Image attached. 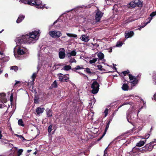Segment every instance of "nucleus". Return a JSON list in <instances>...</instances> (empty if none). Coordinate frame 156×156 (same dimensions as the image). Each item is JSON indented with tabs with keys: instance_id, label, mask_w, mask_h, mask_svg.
<instances>
[{
	"instance_id": "obj_64",
	"label": "nucleus",
	"mask_w": 156,
	"mask_h": 156,
	"mask_svg": "<svg viewBox=\"0 0 156 156\" xmlns=\"http://www.w3.org/2000/svg\"><path fill=\"white\" fill-rule=\"evenodd\" d=\"M109 123H108L107 124V126H106V127H109Z\"/></svg>"
},
{
	"instance_id": "obj_8",
	"label": "nucleus",
	"mask_w": 156,
	"mask_h": 156,
	"mask_svg": "<svg viewBox=\"0 0 156 156\" xmlns=\"http://www.w3.org/2000/svg\"><path fill=\"white\" fill-rule=\"evenodd\" d=\"M69 75H63L60 73L58 75V76L59 80L61 82H67L69 79Z\"/></svg>"
},
{
	"instance_id": "obj_54",
	"label": "nucleus",
	"mask_w": 156,
	"mask_h": 156,
	"mask_svg": "<svg viewBox=\"0 0 156 156\" xmlns=\"http://www.w3.org/2000/svg\"><path fill=\"white\" fill-rule=\"evenodd\" d=\"M4 56L5 55L3 53L1 55H0V59H1L2 58H4Z\"/></svg>"
},
{
	"instance_id": "obj_29",
	"label": "nucleus",
	"mask_w": 156,
	"mask_h": 156,
	"mask_svg": "<svg viewBox=\"0 0 156 156\" xmlns=\"http://www.w3.org/2000/svg\"><path fill=\"white\" fill-rule=\"evenodd\" d=\"M71 69V67L69 65H66L65 66H64L62 68L63 69L66 71L69 70Z\"/></svg>"
},
{
	"instance_id": "obj_16",
	"label": "nucleus",
	"mask_w": 156,
	"mask_h": 156,
	"mask_svg": "<svg viewBox=\"0 0 156 156\" xmlns=\"http://www.w3.org/2000/svg\"><path fill=\"white\" fill-rule=\"evenodd\" d=\"M67 130L69 131V133L70 134L71 133H74L75 134H78V133L76 131V129H75L73 127L71 128L72 129H71V127H67Z\"/></svg>"
},
{
	"instance_id": "obj_18",
	"label": "nucleus",
	"mask_w": 156,
	"mask_h": 156,
	"mask_svg": "<svg viewBox=\"0 0 156 156\" xmlns=\"http://www.w3.org/2000/svg\"><path fill=\"white\" fill-rule=\"evenodd\" d=\"M97 56L100 60L104 62H105V60L104 59V55L101 52L98 53Z\"/></svg>"
},
{
	"instance_id": "obj_14",
	"label": "nucleus",
	"mask_w": 156,
	"mask_h": 156,
	"mask_svg": "<svg viewBox=\"0 0 156 156\" xmlns=\"http://www.w3.org/2000/svg\"><path fill=\"white\" fill-rule=\"evenodd\" d=\"M80 38L82 41L85 42H87L89 40L88 36L86 35H82Z\"/></svg>"
},
{
	"instance_id": "obj_50",
	"label": "nucleus",
	"mask_w": 156,
	"mask_h": 156,
	"mask_svg": "<svg viewBox=\"0 0 156 156\" xmlns=\"http://www.w3.org/2000/svg\"><path fill=\"white\" fill-rule=\"evenodd\" d=\"M85 70L88 73L90 74L91 73V72L90 69L89 68H86Z\"/></svg>"
},
{
	"instance_id": "obj_3",
	"label": "nucleus",
	"mask_w": 156,
	"mask_h": 156,
	"mask_svg": "<svg viewBox=\"0 0 156 156\" xmlns=\"http://www.w3.org/2000/svg\"><path fill=\"white\" fill-rule=\"evenodd\" d=\"M22 3L25 4H28L32 6H34L37 8H41L42 2L40 1L36 0H20Z\"/></svg>"
},
{
	"instance_id": "obj_4",
	"label": "nucleus",
	"mask_w": 156,
	"mask_h": 156,
	"mask_svg": "<svg viewBox=\"0 0 156 156\" xmlns=\"http://www.w3.org/2000/svg\"><path fill=\"white\" fill-rule=\"evenodd\" d=\"M154 143H156V141L151 142L149 144H146L145 146L142 148L141 150L143 151L144 152H146L147 151H152L154 147Z\"/></svg>"
},
{
	"instance_id": "obj_36",
	"label": "nucleus",
	"mask_w": 156,
	"mask_h": 156,
	"mask_svg": "<svg viewBox=\"0 0 156 156\" xmlns=\"http://www.w3.org/2000/svg\"><path fill=\"white\" fill-rule=\"evenodd\" d=\"M122 89L124 90H128V86L126 84H124L122 87Z\"/></svg>"
},
{
	"instance_id": "obj_46",
	"label": "nucleus",
	"mask_w": 156,
	"mask_h": 156,
	"mask_svg": "<svg viewBox=\"0 0 156 156\" xmlns=\"http://www.w3.org/2000/svg\"><path fill=\"white\" fill-rule=\"evenodd\" d=\"M126 104H127V103H123L122 105H121L119 106V108H118L117 110H115L114 111V113H113V114H115L116 113V112L118 111L119 109V108H120L122 106L124 105H125Z\"/></svg>"
},
{
	"instance_id": "obj_12",
	"label": "nucleus",
	"mask_w": 156,
	"mask_h": 156,
	"mask_svg": "<svg viewBox=\"0 0 156 156\" xmlns=\"http://www.w3.org/2000/svg\"><path fill=\"white\" fill-rule=\"evenodd\" d=\"M7 101V99L6 98L5 95L4 93H2L0 94V102L2 103H6Z\"/></svg>"
},
{
	"instance_id": "obj_2",
	"label": "nucleus",
	"mask_w": 156,
	"mask_h": 156,
	"mask_svg": "<svg viewBox=\"0 0 156 156\" xmlns=\"http://www.w3.org/2000/svg\"><path fill=\"white\" fill-rule=\"evenodd\" d=\"M141 109V108L138 111L137 115L135 113L136 109L134 108H133V110L131 112L132 113L130 115L129 113V110L127 112L126 115L128 121L132 123V121H135L138 116V114L140 112Z\"/></svg>"
},
{
	"instance_id": "obj_51",
	"label": "nucleus",
	"mask_w": 156,
	"mask_h": 156,
	"mask_svg": "<svg viewBox=\"0 0 156 156\" xmlns=\"http://www.w3.org/2000/svg\"><path fill=\"white\" fill-rule=\"evenodd\" d=\"M129 73V70H127L126 71L122 72V73H123L124 76L126 75Z\"/></svg>"
},
{
	"instance_id": "obj_49",
	"label": "nucleus",
	"mask_w": 156,
	"mask_h": 156,
	"mask_svg": "<svg viewBox=\"0 0 156 156\" xmlns=\"http://www.w3.org/2000/svg\"><path fill=\"white\" fill-rule=\"evenodd\" d=\"M19 137L22 140V141H23L26 140L25 139V138L23 136H22L21 135H19Z\"/></svg>"
},
{
	"instance_id": "obj_38",
	"label": "nucleus",
	"mask_w": 156,
	"mask_h": 156,
	"mask_svg": "<svg viewBox=\"0 0 156 156\" xmlns=\"http://www.w3.org/2000/svg\"><path fill=\"white\" fill-rule=\"evenodd\" d=\"M23 151V150L22 149L19 150L17 152V156H20L22 154V153Z\"/></svg>"
},
{
	"instance_id": "obj_59",
	"label": "nucleus",
	"mask_w": 156,
	"mask_h": 156,
	"mask_svg": "<svg viewBox=\"0 0 156 156\" xmlns=\"http://www.w3.org/2000/svg\"><path fill=\"white\" fill-rule=\"evenodd\" d=\"M154 100L156 101V93L154 96Z\"/></svg>"
},
{
	"instance_id": "obj_7",
	"label": "nucleus",
	"mask_w": 156,
	"mask_h": 156,
	"mask_svg": "<svg viewBox=\"0 0 156 156\" xmlns=\"http://www.w3.org/2000/svg\"><path fill=\"white\" fill-rule=\"evenodd\" d=\"M99 85L98 83L96 81H94L92 83L91 87L92 89V93L93 94H97L99 90Z\"/></svg>"
},
{
	"instance_id": "obj_24",
	"label": "nucleus",
	"mask_w": 156,
	"mask_h": 156,
	"mask_svg": "<svg viewBox=\"0 0 156 156\" xmlns=\"http://www.w3.org/2000/svg\"><path fill=\"white\" fill-rule=\"evenodd\" d=\"M152 130V127H151L150 129V130L149 131H147V133L145 134V139H148L150 136L152 134L151 132Z\"/></svg>"
},
{
	"instance_id": "obj_33",
	"label": "nucleus",
	"mask_w": 156,
	"mask_h": 156,
	"mask_svg": "<svg viewBox=\"0 0 156 156\" xmlns=\"http://www.w3.org/2000/svg\"><path fill=\"white\" fill-rule=\"evenodd\" d=\"M66 34L68 36L70 37L76 38L77 37V35L76 34H74L66 33Z\"/></svg>"
},
{
	"instance_id": "obj_63",
	"label": "nucleus",
	"mask_w": 156,
	"mask_h": 156,
	"mask_svg": "<svg viewBox=\"0 0 156 156\" xmlns=\"http://www.w3.org/2000/svg\"><path fill=\"white\" fill-rule=\"evenodd\" d=\"M57 22V20H56V21H55L54 22V23H53V24H55Z\"/></svg>"
},
{
	"instance_id": "obj_56",
	"label": "nucleus",
	"mask_w": 156,
	"mask_h": 156,
	"mask_svg": "<svg viewBox=\"0 0 156 156\" xmlns=\"http://www.w3.org/2000/svg\"><path fill=\"white\" fill-rule=\"evenodd\" d=\"M98 68L101 70H102V66H101V65H99V66H98Z\"/></svg>"
},
{
	"instance_id": "obj_61",
	"label": "nucleus",
	"mask_w": 156,
	"mask_h": 156,
	"mask_svg": "<svg viewBox=\"0 0 156 156\" xmlns=\"http://www.w3.org/2000/svg\"><path fill=\"white\" fill-rule=\"evenodd\" d=\"M5 77H7L8 76V74L7 73H6L5 75Z\"/></svg>"
},
{
	"instance_id": "obj_55",
	"label": "nucleus",
	"mask_w": 156,
	"mask_h": 156,
	"mask_svg": "<svg viewBox=\"0 0 156 156\" xmlns=\"http://www.w3.org/2000/svg\"><path fill=\"white\" fill-rule=\"evenodd\" d=\"M42 7H41V8H41V9H43L44 8H45L46 9H47L49 8V7H48V6L45 7V5H42ZM38 9H39V8Z\"/></svg>"
},
{
	"instance_id": "obj_28",
	"label": "nucleus",
	"mask_w": 156,
	"mask_h": 156,
	"mask_svg": "<svg viewBox=\"0 0 156 156\" xmlns=\"http://www.w3.org/2000/svg\"><path fill=\"white\" fill-rule=\"evenodd\" d=\"M129 5L132 8H134L136 7V4L135 3V0L130 2L129 4Z\"/></svg>"
},
{
	"instance_id": "obj_22",
	"label": "nucleus",
	"mask_w": 156,
	"mask_h": 156,
	"mask_svg": "<svg viewBox=\"0 0 156 156\" xmlns=\"http://www.w3.org/2000/svg\"><path fill=\"white\" fill-rule=\"evenodd\" d=\"M90 131L93 133L97 134L99 130V129L97 127H91Z\"/></svg>"
},
{
	"instance_id": "obj_23",
	"label": "nucleus",
	"mask_w": 156,
	"mask_h": 156,
	"mask_svg": "<svg viewBox=\"0 0 156 156\" xmlns=\"http://www.w3.org/2000/svg\"><path fill=\"white\" fill-rule=\"evenodd\" d=\"M135 3L136 4V6H137L139 7H142V3L139 0H135Z\"/></svg>"
},
{
	"instance_id": "obj_6",
	"label": "nucleus",
	"mask_w": 156,
	"mask_h": 156,
	"mask_svg": "<svg viewBox=\"0 0 156 156\" xmlns=\"http://www.w3.org/2000/svg\"><path fill=\"white\" fill-rule=\"evenodd\" d=\"M48 47H42L41 51H39L38 52L37 55L38 58L39 62L41 64L43 58L42 56V54L41 53V51H44L45 53H46L48 52Z\"/></svg>"
},
{
	"instance_id": "obj_52",
	"label": "nucleus",
	"mask_w": 156,
	"mask_h": 156,
	"mask_svg": "<svg viewBox=\"0 0 156 156\" xmlns=\"http://www.w3.org/2000/svg\"><path fill=\"white\" fill-rule=\"evenodd\" d=\"M135 130V129L134 128H133L131 130H129V131L127 132L126 133L128 134L129 133H132L134 132Z\"/></svg>"
},
{
	"instance_id": "obj_11",
	"label": "nucleus",
	"mask_w": 156,
	"mask_h": 156,
	"mask_svg": "<svg viewBox=\"0 0 156 156\" xmlns=\"http://www.w3.org/2000/svg\"><path fill=\"white\" fill-rule=\"evenodd\" d=\"M103 15V13L99 10H97L95 16V19L97 22H98L100 20Z\"/></svg>"
},
{
	"instance_id": "obj_15",
	"label": "nucleus",
	"mask_w": 156,
	"mask_h": 156,
	"mask_svg": "<svg viewBox=\"0 0 156 156\" xmlns=\"http://www.w3.org/2000/svg\"><path fill=\"white\" fill-rule=\"evenodd\" d=\"M44 109L43 108H41L40 107H37L36 109V112L37 115H40V114H41L44 112Z\"/></svg>"
},
{
	"instance_id": "obj_13",
	"label": "nucleus",
	"mask_w": 156,
	"mask_h": 156,
	"mask_svg": "<svg viewBox=\"0 0 156 156\" xmlns=\"http://www.w3.org/2000/svg\"><path fill=\"white\" fill-rule=\"evenodd\" d=\"M134 35V33L133 31L125 32V37L126 38L130 37Z\"/></svg>"
},
{
	"instance_id": "obj_44",
	"label": "nucleus",
	"mask_w": 156,
	"mask_h": 156,
	"mask_svg": "<svg viewBox=\"0 0 156 156\" xmlns=\"http://www.w3.org/2000/svg\"><path fill=\"white\" fill-rule=\"evenodd\" d=\"M122 43L121 42H118L116 44V46L117 47H120L122 46Z\"/></svg>"
},
{
	"instance_id": "obj_62",
	"label": "nucleus",
	"mask_w": 156,
	"mask_h": 156,
	"mask_svg": "<svg viewBox=\"0 0 156 156\" xmlns=\"http://www.w3.org/2000/svg\"><path fill=\"white\" fill-rule=\"evenodd\" d=\"M119 137H117V138H116V139H115V140H113V141H112V142H111V143H110V144H111L112 143H113V142L115 140H116V139H117Z\"/></svg>"
},
{
	"instance_id": "obj_41",
	"label": "nucleus",
	"mask_w": 156,
	"mask_h": 156,
	"mask_svg": "<svg viewBox=\"0 0 156 156\" xmlns=\"http://www.w3.org/2000/svg\"><path fill=\"white\" fill-rule=\"evenodd\" d=\"M156 15V11L155 12H152L150 15V16L151 17H149L148 19H147V20H148V21L149 20V19H148L149 18H152V17L154 16H155Z\"/></svg>"
},
{
	"instance_id": "obj_10",
	"label": "nucleus",
	"mask_w": 156,
	"mask_h": 156,
	"mask_svg": "<svg viewBox=\"0 0 156 156\" xmlns=\"http://www.w3.org/2000/svg\"><path fill=\"white\" fill-rule=\"evenodd\" d=\"M59 57L60 59H64L66 56L65 49L64 48H60L59 49L58 53Z\"/></svg>"
},
{
	"instance_id": "obj_21",
	"label": "nucleus",
	"mask_w": 156,
	"mask_h": 156,
	"mask_svg": "<svg viewBox=\"0 0 156 156\" xmlns=\"http://www.w3.org/2000/svg\"><path fill=\"white\" fill-rule=\"evenodd\" d=\"M24 16L21 15H20L16 20V23H20L24 19Z\"/></svg>"
},
{
	"instance_id": "obj_43",
	"label": "nucleus",
	"mask_w": 156,
	"mask_h": 156,
	"mask_svg": "<svg viewBox=\"0 0 156 156\" xmlns=\"http://www.w3.org/2000/svg\"><path fill=\"white\" fill-rule=\"evenodd\" d=\"M95 99H93L91 101V102H90L89 103V105L90 106L91 108H92L93 106V105H92L93 102L94 103L93 104H94L95 102Z\"/></svg>"
},
{
	"instance_id": "obj_5",
	"label": "nucleus",
	"mask_w": 156,
	"mask_h": 156,
	"mask_svg": "<svg viewBox=\"0 0 156 156\" xmlns=\"http://www.w3.org/2000/svg\"><path fill=\"white\" fill-rule=\"evenodd\" d=\"M48 34L51 37L53 38H58L62 35L61 31L57 30L50 31L48 33Z\"/></svg>"
},
{
	"instance_id": "obj_53",
	"label": "nucleus",
	"mask_w": 156,
	"mask_h": 156,
	"mask_svg": "<svg viewBox=\"0 0 156 156\" xmlns=\"http://www.w3.org/2000/svg\"><path fill=\"white\" fill-rule=\"evenodd\" d=\"M2 129L1 127H0V139H1V137H3L2 134Z\"/></svg>"
},
{
	"instance_id": "obj_17",
	"label": "nucleus",
	"mask_w": 156,
	"mask_h": 156,
	"mask_svg": "<svg viewBox=\"0 0 156 156\" xmlns=\"http://www.w3.org/2000/svg\"><path fill=\"white\" fill-rule=\"evenodd\" d=\"M76 54V52L75 50L71 51L70 52H69L67 54V56L68 57H70L72 56H75Z\"/></svg>"
},
{
	"instance_id": "obj_37",
	"label": "nucleus",
	"mask_w": 156,
	"mask_h": 156,
	"mask_svg": "<svg viewBox=\"0 0 156 156\" xmlns=\"http://www.w3.org/2000/svg\"><path fill=\"white\" fill-rule=\"evenodd\" d=\"M97 58H93V59L90 60L89 61V63L90 64L95 63L97 60Z\"/></svg>"
},
{
	"instance_id": "obj_57",
	"label": "nucleus",
	"mask_w": 156,
	"mask_h": 156,
	"mask_svg": "<svg viewBox=\"0 0 156 156\" xmlns=\"http://www.w3.org/2000/svg\"><path fill=\"white\" fill-rule=\"evenodd\" d=\"M4 102H3L2 103V104H0V105H1V106H2V108H3L6 105H5L4 104Z\"/></svg>"
},
{
	"instance_id": "obj_60",
	"label": "nucleus",
	"mask_w": 156,
	"mask_h": 156,
	"mask_svg": "<svg viewBox=\"0 0 156 156\" xmlns=\"http://www.w3.org/2000/svg\"><path fill=\"white\" fill-rule=\"evenodd\" d=\"M32 150H28L27 151L28 153H29Z\"/></svg>"
},
{
	"instance_id": "obj_45",
	"label": "nucleus",
	"mask_w": 156,
	"mask_h": 156,
	"mask_svg": "<svg viewBox=\"0 0 156 156\" xmlns=\"http://www.w3.org/2000/svg\"><path fill=\"white\" fill-rule=\"evenodd\" d=\"M108 148V147H107L105 149V150L104 151V156H107L108 155V153H107Z\"/></svg>"
},
{
	"instance_id": "obj_40",
	"label": "nucleus",
	"mask_w": 156,
	"mask_h": 156,
	"mask_svg": "<svg viewBox=\"0 0 156 156\" xmlns=\"http://www.w3.org/2000/svg\"><path fill=\"white\" fill-rule=\"evenodd\" d=\"M10 69L14 70V71L16 72L18 70V67L16 66H12L11 67Z\"/></svg>"
},
{
	"instance_id": "obj_9",
	"label": "nucleus",
	"mask_w": 156,
	"mask_h": 156,
	"mask_svg": "<svg viewBox=\"0 0 156 156\" xmlns=\"http://www.w3.org/2000/svg\"><path fill=\"white\" fill-rule=\"evenodd\" d=\"M129 76L130 80V83L131 85L133 86H134L137 83V80L135 77L133 76L131 74H129Z\"/></svg>"
},
{
	"instance_id": "obj_34",
	"label": "nucleus",
	"mask_w": 156,
	"mask_h": 156,
	"mask_svg": "<svg viewBox=\"0 0 156 156\" xmlns=\"http://www.w3.org/2000/svg\"><path fill=\"white\" fill-rule=\"evenodd\" d=\"M5 46V44L4 42L2 41H0V50H2L3 49ZM3 53L0 51V55H1Z\"/></svg>"
},
{
	"instance_id": "obj_47",
	"label": "nucleus",
	"mask_w": 156,
	"mask_h": 156,
	"mask_svg": "<svg viewBox=\"0 0 156 156\" xmlns=\"http://www.w3.org/2000/svg\"><path fill=\"white\" fill-rule=\"evenodd\" d=\"M75 69L76 70L82 69H83V67L82 66H76Z\"/></svg>"
},
{
	"instance_id": "obj_42",
	"label": "nucleus",
	"mask_w": 156,
	"mask_h": 156,
	"mask_svg": "<svg viewBox=\"0 0 156 156\" xmlns=\"http://www.w3.org/2000/svg\"><path fill=\"white\" fill-rule=\"evenodd\" d=\"M51 128L52 127H48V131L49 133V134L51 133V132L52 129ZM53 129H54V131L51 133L52 134L54 133L55 131L56 130V129H54V128H53Z\"/></svg>"
},
{
	"instance_id": "obj_58",
	"label": "nucleus",
	"mask_w": 156,
	"mask_h": 156,
	"mask_svg": "<svg viewBox=\"0 0 156 156\" xmlns=\"http://www.w3.org/2000/svg\"><path fill=\"white\" fill-rule=\"evenodd\" d=\"M20 83V82L19 81H16V83L14 84V86L16 85L17 84L19 83Z\"/></svg>"
},
{
	"instance_id": "obj_48",
	"label": "nucleus",
	"mask_w": 156,
	"mask_h": 156,
	"mask_svg": "<svg viewBox=\"0 0 156 156\" xmlns=\"http://www.w3.org/2000/svg\"><path fill=\"white\" fill-rule=\"evenodd\" d=\"M108 109L107 108H106L105 111L104 112V113L105 114V117H106L108 115Z\"/></svg>"
},
{
	"instance_id": "obj_32",
	"label": "nucleus",
	"mask_w": 156,
	"mask_h": 156,
	"mask_svg": "<svg viewBox=\"0 0 156 156\" xmlns=\"http://www.w3.org/2000/svg\"><path fill=\"white\" fill-rule=\"evenodd\" d=\"M36 76H37V73H34L33 74V75L31 76V77L32 79V81H31L30 82L31 84H32L34 83V81L36 77Z\"/></svg>"
},
{
	"instance_id": "obj_26",
	"label": "nucleus",
	"mask_w": 156,
	"mask_h": 156,
	"mask_svg": "<svg viewBox=\"0 0 156 156\" xmlns=\"http://www.w3.org/2000/svg\"><path fill=\"white\" fill-rule=\"evenodd\" d=\"M145 142L144 141H140L136 144V146L139 147H140L144 145Z\"/></svg>"
},
{
	"instance_id": "obj_27",
	"label": "nucleus",
	"mask_w": 156,
	"mask_h": 156,
	"mask_svg": "<svg viewBox=\"0 0 156 156\" xmlns=\"http://www.w3.org/2000/svg\"><path fill=\"white\" fill-rule=\"evenodd\" d=\"M0 141L2 143V144H9V141L6 139H4L2 137L0 139Z\"/></svg>"
},
{
	"instance_id": "obj_35",
	"label": "nucleus",
	"mask_w": 156,
	"mask_h": 156,
	"mask_svg": "<svg viewBox=\"0 0 156 156\" xmlns=\"http://www.w3.org/2000/svg\"><path fill=\"white\" fill-rule=\"evenodd\" d=\"M69 59V62L70 63H76V61L74 58L72 57H68Z\"/></svg>"
},
{
	"instance_id": "obj_19",
	"label": "nucleus",
	"mask_w": 156,
	"mask_h": 156,
	"mask_svg": "<svg viewBox=\"0 0 156 156\" xmlns=\"http://www.w3.org/2000/svg\"><path fill=\"white\" fill-rule=\"evenodd\" d=\"M46 114L48 117H51L52 116V112L51 110L47 108L46 110Z\"/></svg>"
},
{
	"instance_id": "obj_1",
	"label": "nucleus",
	"mask_w": 156,
	"mask_h": 156,
	"mask_svg": "<svg viewBox=\"0 0 156 156\" xmlns=\"http://www.w3.org/2000/svg\"><path fill=\"white\" fill-rule=\"evenodd\" d=\"M40 30H34L28 34L16 37L15 41L17 46L14 49V51L17 49V54L14 53L16 58H18L19 55H23L28 53V50L23 46H20L22 44H34L38 40L40 36Z\"/></svg>"
},
{
	"instance_id": "obj_25",
	"label": "nucleus",
	"mask_w": 156,
	"mask_h": 156,
	"mask_svg": "<svg viewBox=\"0 0 156 156\" xmlns=\"http://www.w3.org/2000/svg\"><path fill=\"white\" fill-rule=\"evenodd\" d=\"M108 127H105L104 132L103 135H102V136L100 138H99L97 140L98 141L100 140L103 137V136L105 135L106 133L107 130L108 129Z\"/></svg>"
},
{
	"instance_id": "obj_31",
	"label": "nucleus",
	"mask_w": 156,
	"mask_h": 156,
	"mask_svg": "<svg viewBox=\"0 0 156 156\" xmlns=\"http://www.w3.org/2000/svg\"><path fill=\"white\" fill-rule=\"evenodd\" d=\"M153 83L154 84H156V73H154L153 76Z\"/></svg>"
},
{
	"instance_id": "obj_20",
	"label": "nucleus",
	"mask_w": 156,
	"mask_h": 156,
	"mask_svg": "<svg viewBox=\"0 0 156 156\" xmlns=\"http://www.w3.org/2000/svg\"><path fill=\"white\" fill-rule=\"evenodd\" d=\"M58 87L57 83L56 80H55L51 84V85L50 87V88L52 89L53 88H56Z\"/></svg>"
},
{
	"instance_id": "obj_39",
	"label": "nucleus",
	"mask_w": 156,
	"mask_h": 156,
	"mask_svg": "<svg viewBox=\"0 0 156 156\" xmlns=\"http://www.w3.org/2000/svg\"><path fill=\"white\" fill-rule=\"evenodd\" d=\"M18 124L20 126H24L23 120L21 119H20L18 120Z\"/></svg>"
},
{
	"instance_id": "obj_30",
	"label": "nucleus",
	"mask_w": 156,
	"mask_h": 156,
	"mask_svg": "<svg viewBox=\"0 0 156 156\" xmlns=\"http://www.w3.org/2000/svg\"><path fill=\"white\" fill-rule=\"evenodd\" d=\"M148 19H149V20L146 23H144V25L143 26H142L141 27H140V28H139L138 29L139 30H140L141 28L144 27H145L147 24L150 23L151 20H152V18H149Z\"/></svg>"
}]
</instances>
